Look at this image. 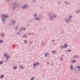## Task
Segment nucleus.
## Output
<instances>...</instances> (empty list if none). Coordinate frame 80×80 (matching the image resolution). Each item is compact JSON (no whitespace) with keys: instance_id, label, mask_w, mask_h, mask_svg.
Listing matches in <instances>:
<instances>
[{"instance_id":"f257e3e1","label":"nucleus","mask_w":80,"mask_h":80,"mask_svg":"<svg viewBox=\"0 0 80 80\" xmlns=\"http://www.w3.org/2000/svg\"><path fill=\"white\" fill-rule=\"evenodd\" d=\"M76 72H78V73L80 72V66H78L77 68H75Z\"/></svg>"},{"instance_id":"f03ea898","label":"nucleus","mask_w":80,"mask_h":80,"mask_svg":"<svg viewBox=\"0 0 80 80\" xmlns=\"http://www.w3.org/2000/svg\"><path fill=\"white\" fill-rule=\"evenodd\" d=\"M74 58H79V56H77V55H75L74 56Z\"/></svg>"},{"instance_id":"7ed1b4c3","label":"nucleus","mask_w":80,"mask_h":80,"mask_svg":"<svg viewBox=\"0 0 80 80\" xmlns=\"http://www.w3.org/2000/svg\"><path fill=\"white\" fill-rule=\"evenodd\" d=\"M70 68H71V70H73V65H71Z\"/></svg>"},{"instance_id":"20e7f679","label":"nucleus","mask_w":80,"mask_h":80,"mask_svg":"<svg viewBox=\"0 0 80 80\" xmlns=\"http://www.w3.org/2000/svg\"><path fill=\"white\" fill-rule=\"evenodd\" d=\"M76 60H72L71 61V63H75V62H76Z\"/></svg>"},{"instance_id":"39448f33","label":"nucleus","mask_w":80,"mask_h":80,"mask_svg":"<svg viewBox=\"0 0 80 80\" xmlns=\"http://www.w3.org/2000/svg\"><path fill=\"white\" fill-rule=\"evenodd\" d=\"M64 46L65 48H67V46H68V45L67 44H65L64 45Z\"/></svg>"},{"instance_id":"423d86ee","label":"nucleus","mask_w":80,"mask_h":80,"mask_svg":"<svg viewBox=\"0 0 80 80\" xmlns=\"http://www.w3.org/2000/svg\"><path fill=\"white\" fill-rule=\"evenodd\" d=\"M17 66H14L13 68V69L14 70H16V69H17Z\"/></svg>"},{"instance_id":"0eeeda50","label":"nucleus","mask_w":80,"mask_h":80,"mask_svg":"<svg viewBox=\"0 0 80 80\" xmlns=\"http://www.w3.org/2000/svg\"><path fill=\"white\" fill-rule=\"evenodd\" d=\"M48 55V53H46L45 54V57H47Z\"/></svg>"},{"instance_id":"6e6552de","label":"nucleus","mask_w":80,"mask_h":80,"mask_svg":"<svg viewBox=\"0 0 80 80\" xmlns=\"http://www.w3.org/2000/svg\"><path fill=\"white\" fill-rule=\"evenodd\" d=\"M3 77H4V75H2L0 77V78H3Z\"/></svg>"},{"instance_id":"1a4fd4ad","label":"nucleus","mask_w":80,"mask_h":80,"mask_svg":"<svg viewBox=\"0 0 80 80\" xmlns=\"http://www.w3.org/2000/svg\"><path fill=\"white\" fill-rule=\"evenodd\" d=\"M3 17H6V18H7V17H8V16L3 15Z\"/></svg>"},{"instance_id":"9d476101","label":"nucleus","mask_w":80,"mask_h":80,"mask_svg":"<svg viewBox=\"0 0 80 80\" xmlns=\"http://www.w3.org/2000/svg\"><path fill=\"white\" fill-rule=\"evenodd\" d=\"M20 68H21V69H23V66H21Z\"/></svg>"},{"instance_id":"9b49d317","label":"nucleus","mask_w":80,"mask_h":80,"mask_svg":"<svg viewBox=\"0 0 80 80\" xmlns=\"http://www.w3.org/2000/svg\"><path fill=\"white\" fill-rule=\"evenodd\" d=\"M27 5H25L23 7V8H25L27 7Z\"/></svg>"},{"instance_id":"f8f14e48","label":"nucleus","mask_w":80,"mask_h":80,"mask_svg":"<svg viewBox=\"0 0 80 80\" xmlns=\"http://www.w3.org/2000/svg\"><path fill=\"white\" fill-rule=\"evenodd\" d=\"M33 66L34 67H36V63H34L33 64Z\"/></svg>"},{"instance_id":"ddd939ff","label":"nucleus","mask_w":80,"mask_h":80,"mask_svg":"<svg viewBox=\"0 0 80 80\" xmlns=\"http://www.w3.org/2000/svg\"><path fill=\"white\" fill-rule=\"evenodd\" d=\"M55 51H53L52 52V53H55Z\"/></svg>"},{"instance_id":"4468645a","label":"nucleus","mask_w":80,"mask_h":80,"mask_svg":"<svg viewBox=\"0 0 80 80\" xmlns=\"http://www.w3.org/2000/svg\"><path fill=\"white\" fill-rule=\"evenodd\" d=\"M36 65H39V63L38 62L36 63Z\"/></svg>"},{"instance_id":"2eb2a0df","label":"nucleus","mask_w":80,"mask_h":80,"mask_svg":"<svg viewBox=\"0 0 80 80\" xmlns=\"http://www.w3.org/2000/svg\"><path fill=\"white\" fill-rule=\"evenodd\" d=\"M0 64H3V62H0Z\"/></svg>"},{"instance_id":"dca6fc26","label":"nucleus","mask_w":80,"mask_h":80,"mask_svg":"<svg viewBox=\"0 0 80 80\" xmlns=\"http://www.w3.org/2000/svg\"><path fill=\"white\" fill-rule=\"evenodd\" d=\"M33 78H34V77L32 78H31V80H33Z\"/></svg>"},{"instance_id":"f3484780","label":"nucleus","mask_w":80,"mask_h":80,"mask_svg":"<svg viewBox=\"0 0 80 80\" xmlns=\"http://www.w3.org/2000/svg\"><path fill=\"white\" fill-rule=\"evenodd\" d=\"M67 52H71V50H69L67 51Z\"/></svg>"},{"instance_id":"a211bd4d","label":"nucleus","mask_w":80,"mask_h":80,"mask_svg":"<svg viewBox=\"0 0 80 80\" xmlns=\"http://www.w3.org/2000/svg\"><path fill=\"white\" fill-rule=\"evenodd\" d=\"M4 55L5 57H7L6 54H4Z\"/></svg>"},{"instance_id":"6ab92c4d","label":"nucleus","mask_w":80,"mask_h":80,"mask_svg":"<svg viewBox=\"0 0 80 80\" xmlns=\"http://www.w3.org/2000/svg\"><path fill=\"white\" fill-rule=\"evenodd\" d=\"M3 42V41L1 40L0 41V43H2Z\"/></svg>"},{"instance_id":"aec40b11","label":"nucleus","mask_w":80,"mask_h":80,"mask_svg":"<svg viewBox=\"0 0 80 80\" xmlns=\"http://www.w3.org/2000/svg\"><path fill=\"white\" fill-rule=\"evenodd\" d=\"M62 48H64V47L63 46H62Z\"/></svg>"},{"instance_id":"412c9836","label":"nucleus","mask_w":80,"mask_h":80,"mask_svg":"<svg viewBox=\"0 0 80 80\" xmlns=\"http://www.w3.org/2000/svg\"><path fill=\"white\" fill-rule=\"evenodd\" d=\"M16 29H17V27H16Z\"/></svg>"},{"instance_id":"4be33fe9","label":"nucleus","mask_w":80,"mask_h":80,"mask_svg":"<svg viewBox=\"0 0 80 80\" xmlns=\"http://www.w3.org/2000/svg\"><path fill=\"white\" fill-rule=\"evenodd\" d=\"M37 20H39V18H37Z\"/></svg>"},{"instance_id":"5701e85b","label":"nucleus","mask_w":80,"mask_h":80,"mask_svg":"<svg viewBox=\"0 0 80 80\" xmlns=\"http://www.w3.org/2000/svg\"><path fill=\"white\" fill-rule=\"evenodd\" d=\"M34 16H36V14H35V15H34Z\"/></svg>"},{"instance_id":"b1692460","label":"nucleus","mask_w":80,"mask_h":80,"mask_svg":"<svg viewBox=\"0 0 80 80\" xmlns=\"http://www.w3.org/2000/svg\"><path fill=\"white\" fill-rule=\"evenodd\" d=\"M2 21H3V22H4V20H3V19L2 20Z\"/></svg>"},{"instance_id":"393cba45","label":"nucleus","mask_w":80,"mask_h":80,"mask_svg":"<svg viewBox=\"0 0 80 80\" xmlns=\"http://www.w3.org/2000/svg\"><path fill=\"white\" fill-rule=\"evenodd\" d=\"M71 17H69V18H71Z\"/></svg>"},{"instance_id":"a878e982","label":"nucleus","mask_w":80,"mask_h":80,"mask_svg":"<svg viewBox=\"0 0 80 80\" xmlns=\"http://www.w3.org/2000/svg\"><path fill=\"white\" fill-rule=\"evenodd\" d=\"M25 43H27V42H25Z\"/></svg>"},{"instance_id":"bb28decb","label":"nucleus","mask_w":80,"mask_h":80,"mask_svg":"<svg viewBox=\"0 0 80 80\" xmlns=\"http://www.w3.org/2000/svg\"><path fill=\"white\" fill-rule=\"evenodd\" d=\"M63 60V59H61V60Z\"/></svg>"},{"instance_id":"cd10ccee","label":"nucleus","mask_w":80,"mask_h":80,"mask_svg":"<svg viewBox=\"0 0 80 80\" xmlns=\"http://www.w3.org/2000/svg\"><path fill=\"white\" fill-rule=\"evenodd\" d=\"M63 60V59H61V60Z\"/></svg>"}]
</instances>
